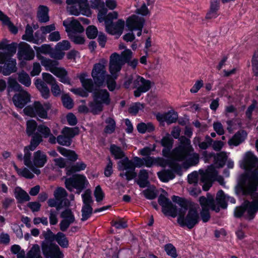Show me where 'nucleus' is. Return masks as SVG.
<instances>
[{
  "label": "nucleus",
  "instance_id": "obj_1",
  "mask_svg": "<svg viewBox=\"0 0 258 258\" xmlns=\"http://www.w3.org/2000/svg\"><path fill=\"white\" fill-rule=\"evenodd\" d=\"M258 159L251 152H246L240 162V166L250 172L240 176L239 185L243 194H251L256 190L258 183Z\"/></svg>",
  "mask_w": 258,
  "mask_h": 258
},
{
  "label": "nucleus",
  "instance_id": "obj_2",
  "mask_svg": "<svg viewBox=\"0 0 258 258\" xmlns=\"http://www.w3.org/2000/svg\"><path fill=\"white\" fill-rule=\"evenodd\" d=\"M172 200L176 203L180 208L178 209V223L181 226H187L189 229L192 228L199 222V206L191 204L184 199L173 196Z\"/></svg>",
  "mask_w": 258,
  "mask_h": 258
},
{
  "label": "nucleus",
  "instance_id": "obj_3",
  "mask_svg": "<svg viewBox=\"0 0 258 258\" xmlns=\"http://www.w3.org/2000/svg\"><path fill=\"white\" fill-rule=\"evenodd\" d=\"M179 140L180 144L172 150L173 159L179 161H184L189 166L197 165L199 162V155L194 152L190 140L181 137Z\"/></svg>",
  "mask_w": 258,
  "mask_h": 258
},
{
  "label": "nucleus",
  "instance_id": "obj_4",
  "mask_svg": "<svg viewBox=\"0 0 258 258\" xmlns=\"http://www.w3.org/2000/svg\"><path fill=\"white\" fill-rule=\"evenodd\" d=\"M199 202L202 208L201 216L204 222H207L210 218V209L218 212L220 210V207L224 209L227 207L226 196L222 190L217 192L216 201H214L212 196H208L207 198L201 197L199 198Z\"/></svg>",
  "mask_w": 258,
  "mask_h": 258
},
{
  "label": "nucleus",
  "instance_id": "obj_5",
  "mask_svg": "<svg viewBox=\"0 0 258 258\" xmlns=\"http://www.w3.org/2000/svg\"><path fill=\"white\" fill-rule=\"evenodd\" d=\"M37 57L45 70L50 72L58 78L60 82L70 85H72L71 79L68 75V72L63 68L58 67L59 64L58 61L49 59L41 55H37Z\"/></svg>",
  "mask_w": 258,
  "mask_h": 258
},
{
  "label": "nucleus",
  "instance_id": "obj_6",
  "mask_svg": "<svg viewBox=\"0 0 258 258\" xmlns=\"http://www.w3.org/2000/svg\"><path fill=\"white\" fill-rule=\"evenodd\" d=\"M51 108V105L49 102L35 101L32 105L26 107L23 111L26 115L32 117L47 119L49 118L48 112Z\"/></svg>",
  "mask_w": 258,
  "mask_h": 258
},
{
  "label": "nucleus",
  "instance_id": "obj_7",
  "mask_svg": "<svg viewBox=\"0 0 258 258\" xmlns=\"http://www.w3.org/2000/svg\"><path fill=\"white\" fill-rule=\"evenodd\" d=\"M93 101L89 106L94 113H97L103 109V105H108L110 102L109 93L105 89L96 90L93 94Z\"/></svg>",
  "mask_w": 258,
  "mask_h": 258
},
{
  "label": "nucleus",
  "instance_id": "obj_8",
  "mask_svg": "<svg viewBox=\"0 0 258 258\" xmlns=\"http://www.w3.org/2000/svg\"><path fill=\"white\" fill-rule=\"evenodd\" d=\"M89 185V181L86 177L82 174H77L65 180L66 187L70 191L76 189V193L80 194L82 191L86 188Z\"/></svg>",
  "mask_w": 258,
  "mask_h": 258
},
{
  "label": "nucleus",
  "instance_id": "obj_9",
  "mask_svg": "<svg viewBox=\"0 0 258 258\" xmlns=\"http://www.w3.org/2000/svg\"><path fill=\"white\" fill-rule=\"evenodd\" d=\"M117 17L118 14L116 12H112L107 14V18L105 21V29L109 34L120 36L123 30L124 21L120 19L115 23H113V21L116 19Z\"/></svg>",
  "mask_w": 258,
  "mask_h": 258
},
{
  "label": "nucleus",
  "instance_id": "obj_10",
  "mask_svg": "<svg viewBox=\"0 0 258 258\" xmlns=\"http://www.w3.org/2000/svg\"><path fill=\"white\" fill-rule=\"evenodd\" d=\"M66 2L68 5L67 10L71 15L78 16L82 14L87 17L91 15L88 0H67Z\"/></svg>",
  "mask_w": 258,
  "mask_h": 258
},
{
  "label": "nucleus",
  "instance_id": "obj_11",
  "mask_svg": "<svg viewBox=\"0 0 258 258\" xmlns=\"http://www.w3.org/2000/svg\"><path fill=\"white\" fill-rule=\"evenodd\" d=\"M217 180L220 184H224L222 176L218 175V173L213 167H209L205 172L201 173V181L203 183V188L207 191L212 186L213 181Z\"/></svg>",
  "mask_w": 258,
  "mask_h": 258
},
{
  "label": "nucleus",
  "instance_id": "obj_12",
  "mask_svg": "<svg viewBox=\"0 0 258 258\" xmlns=\"http://www.w3.org/2000/svg\"><path fill=\"white\" fill-rule=\"evenodd\" d=\"M67 195L68 194L63 188L58 187L54 192L55 198L49 199L47 204L50 207H55L57 211L60 210L63 207H69L70 202L67 199Z\"/></svg>",
  "mask_w": 258,
  "mask_h": 258
},
{
  "label": "nucleus",
  "instance_id": "obj_13",
  "mask_svg": "<svg viewBox=\"0 0 258 258\" xmlns=\"http://www.w3.org/2000/svg\"><path fill=\"white\" fill-rule=\"evenodd\" d=\"M117 164L118 169L121 171L119 174L120 177H125L127 180H131L136 176L134 164L127 158L119 161Z\"/></svg>",
  "mask_w": 258,
  "mask_h": 258
},
{
  "label": "nucleus",
  "instance_id": "obj_14",
  "mask_svg": "<svg viewBox=\"0 0 258 258\" xmlns=\"http://www.w3.org/2000/svg\"><path fill=\"white\" fill-rule=\"evenodd\" d=\"M106 63V60H102L100 62L94 64L92 69L91 76L94 81H95V84L98 86L103 85L106 77L108 75L105 69Z\"/></svg>",
  "mask_w": 258,
  "mask_h": 258
},
{
  "label": "nucleus",
  "instance_id": "obj_15",
  "mask_svg": "<svg viewBox=\"0 0 258 258\" xmlns=\"http://www.w3.org/2000/svg\"><path fill=\"white\" fill-rule=\"evenodd\" d=\"M79 133L78 128L64 127L61 132V135L57 137V142L62 146H69L72 139Z\"/></svg>",
  "mask_w": 258,
  "mask_h": 258
},
{
  "label": "nucleus",
  "instance_id": "obj_16",
  "mask_svg": "<svg viewBox=\"0 0 258 258\" xmlns=\"http://www.w3.org/2000/svg\"><path fill=\"white\" fill-rule=\"evenodd\" d=\"M42 250L45 258H63V254L57 245L48 241L42 243Z\"/></svg>",
  "mask_w": 258,
  "mask_h": 258
},
{
  "label": "nucleus",
  "instance_id": "obj_17",
  "mask_svg": "<svg viewBox=\"0 0 258 258\" xmlns=\"http://www.w3.org/2000/svg\"><path fill=\"white\" fill-rule=\"evenodd\" d=\"M151 82L148 80H146L143 77L138 75L135 76L133 82V87L136 88L134 91V95L139 97L141 95L147 92L151 88Z\"/></svg>",
  "mask_w": 258,
  "mask_h": 258
},
{
  "label": "nucleus",
  "instance_id": "obj_18",
  "mask_svg": "<svg viewBox=\"0 0 258 258\" xmlns=\"http://www.w3.org/2000/svg\"><path fill=\"white\" fill-rule=\"evenodd\" d=\"M0 63H5L2 73L5 76H8L17 71L16 60L9 57L8 54L0 52Z\"/></svg>",
  "mask_w": 258,
  "mask_h": 258
},
{
  "label": "nucleus",
  "instance_id": "obj_19",
  "mask_svg": "<svg viewBox=\"0 0 258 258\" xmlns=\"http://www.w3.org/2000/svg\"><path fill=\"white\" fill-rule=\"evenodd\" d=\"M158 203L161 206L164 214H168L172 217H175L177 215L178 209L164 195L161 194L159 196Z\"/></svg>",
  "mask_w": 258,
  "mask_h": 258
},
{
  "label": "nucleus",
  "instance_id": "obj_20",
  "mask_svg": "<svg viewBox=\"0 0 258 258\" xmlns=\"http://www.w3.org/2000/svg\"><path fill=\"white\" fill-rule=\"evenodd\" d=\"M18 56L19 59L30 60L34 58L35 53L30 45L24 42L18 45Z\"/></svg>",
  "mask_w": 258,
  "mask_h": 258
},
{
  "label": "nucleus",
  "instance_id": "obj_21",
  "mask_svg": "<svg viewBox=\"0 0 258 258\" xmlns=\"http://www.w3.org/2000/svg\"><path fill=\"white\" fill-rule=\"evenodd\" d=\"M123 64V60L119 55L116 53L112 54L110 56L109 63V71L111 74L114 76L120 71Z\"/></svg>",
  "mask_w": 258,
  "mask_h": 258
},
{
  "label": "nucleus",
  "instance_id": "obj_22",
  "mask_svg": "<svg viewBox=\"0 0 258 258\" xmlns=\"http://www.w3.org/2000/svg\"><path fill=\"white\" fill-rule=\"evenodd\" d=\"M243 205L246 212L245 217L249 220H252L258 211V196L251 202L244 201Z\"/></svg>",
  "mask_w": 258,
  "mask_h": 258
},
{
  "label": "nucleus",
  "instance_id": "obj_23",
  "mask_svg": "<svg viewBox=\"0 0 258 258\" xmlns=\"http://www.w3.org/2000/svg\"><path fill=\"white\" fill-rule=\"evenodd\" d=\"M13 101L17 107L22 108L30 101V95L25 90L21 91L13 96Z\"/></svg>",
  "mask_w": 258,
  "mask_h": 258
},
{
  "label": "nucleus",
  "instance_id": "obj_24",
  "mask_svg": "<svg viewBox=\"0 0 258 258\" xmlns=\"http://www.w3.org/2000/svg\"><path fill=\"white\" fill-rule=\"evenodd\" d=\"M161 145L164 147L162 150L163 155L165 157H172L173 159L172 151L173 140L169 134L162 138L160 141Z\"/></svg>",
  "mask_w": 258,
  "mask_h": 258
},
{
  "label": "nucleus",
  "instance_id": "obj_25",
  "mask_svg": "<svg viewBox=\"0 0 258 258\" xmlns=\"http://www.w3.org/2000/svg\"><path fill=\"white\" fill-rule=\"evenodd\" d=\"M158 121L160 122H166L168 124L175 122L178 117L177 112L170 110L165 113H158L156 114Z\"/></svg>",
  "mask_w": 258,
  "mask_h": 258
},
{
  "label": "nucleus",
  "instance_id": "obj_26",
  "mask_svg": "<svg viewBox=\"0 0 258 258\" xmlns=\"http://www.w3.org/2000/svg\"><path fill=\"white\" fill-rule=\"evenodd\" d=\"M145 20L142 17L133 15L126 21V26L129 30L133 31L137 29L143 28Z\"/></svg>",
  "mask_w": 258,
  "mask_h": 258
},
{
  "label": "nucleus",
  "instance_id": "obj_27",
  "mask_svg": "<svg viewBox=\"0 0 258 258\" xmlns=\"http://www.w3.org/2000/svg\"><path fill=\"white\" fill-rule=\"evenodd\" d=\"M88 75L86 73L81 74L78 76L80 82L83 88L89 92H93L97 90L98 86L93 82V80L90 78H87Z\"/></svg>",
  "mask_w": 258,
  "mask_h": 258
},
{
  "label": "nucleus",
  "instance_id": "obj_28",
  "mask_svg": "<svg viewBox=\"0 0 258 258\" xmlns=\"http://www.w3.org/2000/svg\"><path fill=\"white\" fill-rule=\"evenodd\" d=\"M63 25L66 27V31L68 34L70 32L81 33L84 31V28L80 22L75 19H72L69 22V21H65L63 23Z\"/></svg>",
  "mask_w": 258,
  "mask_h": 258
},
{
  "label": "nucleus",
  "instance_id": "obj_29",
  "mask_svg": "<svg viewBox=\"0 0 258 258\" xmlns=\"http://www.w3.org/2000/svg\"><path fill=\"white\" fill-rule=\"evenodd\" d=\"M47 161V156L42 151L38 150L34 153L33 158V166L37 167H43Z\"/></svg>",
  "mask_w": 258,
  "mask_h": 258
},
{
  "label": "nucleus",
  "instance_id": "obj_30",
  "mask_svg": "<svg viewBox=\"0 0 258 258\" xmlns=\"http://www.w3.org/2000/svg\"><path fill=\"white\" fill-rule=\"evenodd\" d=\"M30 150L28 147H25L23 156L24 164L29 168L34 173L38 175L40 173V170L33 166V160H32V154Z\"/></svg>",
  "mask_w": 258,
  "mask_h": 258
},
{
  "label": "nucleus",
  "instance_id": "obj_31",
  "mask_svg": "<svg viewBox=\"0 0 258 258\" xmlns=\"http://www.w3.org/2000/svg\"><path fill=\"white\" fill-rule=\"evenodd\" d=\"M14 194L16 199L19 203H23L30 200V197L28 193L19 186L15 188Z\"/></svg>",
  "mask_w": 258,
  "mask_h": 258
},
{
  "label": "nucleus",
  "instance_id": "obj_32",
  "mask_svg": "<svg viewBox=\"0 0 258 258\" xmlns=\"http://www.w3.org/2000/svg\"><path fill=\"white\" fill-rule=\"evenodd\" d=\"M35 85L40 92L42 97L44 99L48 98L50 95V91L47 85L39 79L35 80Z\"/></svg>",
  "mask_w": 258,
  "mask_h": 258
},
{
  "label": "nucleus",
  "instance_id": "obj_33",
  "mask_svg": "<svg viewBox=\"0 0 258 258\" xmlns=\"http://www.w3.org/2000/svg\"><path fill=\"white\" fill-rule=\"evenodd\" d=\"M18 46L17 43L14 42L9 44H7L6 40L0 42V49L7 50L8 52L5 53L8 54L9 57H11L12 55L16 52Z\"/></svg>",
  "mask_w": 258,
  "mask_h": 258
},
{
  "label": "nucleus",
  "instance_id": "obj_34",
  "mask_svg": "<svg viewBox=\"0 0 258 258\" xmlns=\"http://www.w3.org/2000/svg\"><path fill=\"white\" fill-rule=\"evenodd\" d=\"M247 134L244 131L236 133L228 141L229 145L237 146L243 142L246 137Z\"/></svg>",
  "mask_w": 258,
  "mask_h": 258
},
{
  "label": "nucleus",
  "instance_id": "obj_35",
  "mask_svg": "<svg viewBox=\"0 0 258 258\" xmlns=\"http://www.w3.org/2000/svg\"><path fill=\"white\" fill-rule=\"evenodd\" d=\"M37 18L38 21L41 23H46L49 21L48 9L47 7L39 6L37 12Z\"/></svg>",
  "mask_w": 258,
  "mask_h": 258
},
{
  "label": "nucleus",
  "instance_id": "obj_36",
  "mask_svg": "<svg viewBox=\"0 0 258 258\" xmlns=\"http://www.w3.org/2000/svg\"><path fill=\"white\" fill-rule=\"evenodd\" d=\"M138 180L137 183L140 187L144 188L148 186L149 184L148 181V172L145 169H142L140 171L138 175Z\"/></svg>",
  "mask_w": 258,
  "mask_h": 258
},
{
  "label": "nucleus",
  "instance_id": "obj_37",
  "mask_svg": "<svg viewBox=\"0 0 258 258\" xmlns=\"http://www.w3.org/2000/svg\"><path fill=\"white\" fill-rule=\"evenodd\" d=\"M23 40L33 42L35 44L39 43V40L35 39L33 37V30L32 28L29 25L26 27L25 33L22 36Z\"/></svg>",
  "mask_w": 258,
  "mask_h": 258
},
{
  "label": "nucleus",
  "instance_id": "obj_38",
  "mask_svg": "<svg viewBox=\"0 0 258 258\" xmlns=\"http://www.w3.org/2000/svg\"><path fill=\"white\" fill-rule=\"evenodd\" d=\"M159 179L163 182H167L175 177V175L171 170H164L158 172Z\"/></svg>",
  "mask_w": 258,
  "mask_h": 258
},
{
  "label": "nucleus",
  "instance_id": "obj_39",
  "mask_svg": "<svg viewBox=\"0 0 258 258\" xmlns=\"http://www.w3.org/2000/svg\"><path fill=\"white\" fill-rule=\"evenodd\" d=\"M57 150L62 155L68 157L70 160L76 161L78 159V156L74 151L63 147H58Z\"/></svg>",
  "mask_w": 258,
  "mask_h": 258
},
{
  "label": "nucleus",
  "instance_id": "obj_40",
  "mask_svg": "<svg viewBox=\"0 0 258 258\" xmlns=\"http://www.w3.org/2000/svg\"><path fill=\"white\" fill-rule=\"evenodd\" d=\"M154 126L150 122L147 123L141 122L139 123L137 125L138 131L141 134H144L146 132H152L154 130Z\"/></svg>",
  "mask_w": 258,
  "mask_h": 258
},
{
  "label": "nucleus",
  "instance_id": "obj_41",
  "mask_svg": "<svg viewBox=\"0 0 258 258\" xmlns=\"http://www.w3.org/2000/svg\"><path fill=\"white\" fill-rule=\"evenodd\" d=\"M109 150L115 159H121L124 156L121 149L114 144L110 145Z\"/></svg>",
  "mask_w": 258,
  "mask_h": 258
},
{
  "label": "nucleus",
  "instance_id": "obj_42",
  "mask_svg": "<svg viewBox=\"0 0 258 258\" xmlns=\"http://www.w3.org/2000/svg\"><path fill=\"white\" fill-rule=\"evenodd\" d=\"M18 79L19 82L26 87H29L31 84V80L29 75L26 72L22 71L18 74Z\"/></svg>",
  "mask_w": 258,
  "mask_h": 258
},
{
  "label": "nucleus",
  "instance_id": "obj_43",
  "mask_svg": "<svg viewBox=\"0 0 258 258\" xmlns=\"http://www.w3.org/2000/svg\"><path fill=\"white\" fill-rule=\"evenodd\" d=\"M55 240L62 247L67 248L69 246V241L64 234L61 232L55 234Z\"/></svg>",
  "mask_w": 258,
  "mask_h": 258
},
{
  "label": "nucleus",
  "instance_id": "obj_44",
  "mask_svg": "<svg viewBox=\"0 0 258 258\" xmlns=\"http://www.w3.org/2000/svg\"><path fill=\"white\" fill-rule=\"evenodd\" d=\"M13 166L19 175L29 179L33 178V174L28 169L26 168H19L15 163H13Z\"/></svg>",
  "mask_w": 258,
  "mask_h": 258
},
{
  "label": "nucleus",
  "instance_id": "obj_45",
  "mask_svg": "<svg viewBox=\"0 0 258 258\" xmlns=\"http://www.w3.org/2000/svg\"><path fill=\"white\" fill-rule=\"evenodd\" d=\"M105 122L106 125L104 128V132L108 134L113 133L116 127V123L114 120L111 117H108L105 120Z\"/></svg>",
  "mask_w": 258,
  "mask_h": 258
},
{
  "label": "nucleus",
  "instance_id": "obj_46",
  "mask_svg": "<svg viewBox=\"0 0 258 258\" xmlns=\"http://www.w3.org/2000/svg\"><path fill=\"white\" fill-rule=\"evenodd\" d=\"M227 159V155L225 152H221L217 153L215 157L216 163L219 167H222L225 165Z\"/></svg>",
  "mask_w": 258,
  "mask_h": 258
},
{
  "label": "nucleus",
  "instance_id": "obj_47",
  "mask_svg": "<svg viewBox=\"0 0 258 258\" xmlns=\"http://www.w3.org/2000/svg\"><path fill=\"white\" fill-rule=\"evenodd\" d=\"M27 258H42L40 255L39 246L34 245L27 254Z\"/></svg>",
  "mask_w": 258,
  "mask_h": 258
},
{
  "label": "nucleus",
  "instance_id": "obj_48",
  "mask_svg": "<svg viewBox=\"0 0 258 258\" xmlns=\"http://www.w3.org/2000/svg\"><path fill=\"white\" fill-rule=\"evenodd\" d=\"M42 141V137L41 136L38 134H34L31 141L30 145L26 147H28L31 151H33Z\"/></svg>",
  "mask_w": 258,
  "mask_h": 258
},
{
  "label": "nucleus",
  "instance_id": "obj_49",
  "mask_svg": "<svg viewBox=\"0 0 258 258\" xmlns=\"http://www.w3.org/2000/svg\"><path fill=\"white\" fill-rule=\"evenodd\" d=\"M92 208L91 206L83 205L82 209V221L87 220L92 213Z\"/></svg>",
  "mask_w": 258,
  "mask_h": 258
},
{
  "label": "nucleus",
  "instance_id": "obj_50",
  "mask_svg": "<svg viewBox=\"0 0 258 258\" xmlns=\"http://www.w3.org/2000/svg\"><path fill=\"white\" fill-rule=\"evenodd\" d=\"M37 122L34 120H29L27 122L26 132L29 136H32L36 129H37Z\"/></svg>",
  "mask_w": 258,
  "mask_h": 258
},
{
  "label": "nucleus",
  "instance_id": "obj_51",
  "mask_svg": "<svg viewBox=\"0 0 258 258\" xmlns=\"http://www.w3.org/2000/svg\"><path fill=\"white\" fill-rule=\"evenodd\" d=\"M68 35L72 41L76 44H82L84 43V38L77 33L70 32Z\"/></svg>",
  "mask_w": 258,
  "mask_h": 258
},
{
  "label": "nucleus",
  "instance_id": "obj_52",
  "mask_svg": "<svg viewBox=\"0 0 258 258\" xmlns=\"http://www.w3.org/2000/svg\"><path fill=\"white\" fill-rule=\"evenodd\" d=\"M8 86L9 88H11L19 92L24 91L22 86L17 82L16 79L11 77L8 79Z\"/></svg>",
  "mask_w": 258,
  "mask_h": 258
},
{
  "label": "nucleus",
  "instance_id": "obj_53",
  "mask_svg": "<svg viewBox=\"0 0 258 258\" xmlns=\"http://www.w3.org/2000/svg\"><path fill=\"white\" fill-rule=\"evenodd\" d=\"M86 167V165L83 162H78L74 165L72 166L70 170H68L67 174H70L71 172L80 171L84 170Z\"/></svg>",
  "mask_w": 258,
  "mask_h": 258
},
{
  "label": "nucleus",
  "instance_id": "obj_54",
  "mask_svg": "<svg viewBox=\"0 0 258 258\" xmlns=\"http://www.w3.org/2000/svg\"><path fill=\"white\" fill-rule=\"evenodd\" d=\"M91 191L89 189L85 190L84 193L82 195V198L83 202V205L91 206L93 202L91 197Z\"/></svg>",
  "mask_w": 258,
  "mask_h": 258
},
{
  "label": "nucleus",
  "instance_id": "obj_55",
  "mask_svg": "<svg viewBox=\"0 0 258 258\" xmlns=\"http://www.w3.org/2000/svg\"><path fill=\"white\" fill-rule=\"evenodd\" d=\"M71 48V44L68 40H62L56 44L55 49L58 50L66 51Z\"/></svg>",
  "mask_w": 258,
  "mask_h": 258
},
{
  "label": "nucleus",
  "instance_id": "obj_56",
  "mask_svg": "<svg viewBox=\"0 0 258 258\" xmlns=\"http://www.w3.org/2000/svg\"><path fill=\"white\" fill-rule=\"evenodd\" d=\"M144 104L140 102H137L132 105L128 109L130 113L133 115L137 114L140 110L143 109Z\"/></svg>",
  "mask_w": 258,
  "mask_h": 258
},
{
  "label": "nucleus",
  "instance_id": "obj_57",
  "mask_svg": "<svg viewBox=\"0 0 258 258\" xmlns=\"http://www.w3.org/2000/svg\"><path fill=\"white\" fill-rule=\"evenodd\" d=\"M60 216L63 219L68 220V221L74 223L75 221V217L70 209H66L63 211L61 213Z\"/></svg>",
  "mask_w": 258,
  "mask_h": 258
},
{
  "label": "nucleus",
  "instance_id": "obj_58",
  "mask_svg": "<svg viewBox=\"0 0 258 258\" xmlns=\"http://www.w3.org/2000/svg\"><path fill=\"white\" fill-rule=\"evenodd\" d=\"M252 71L255 76H258V52H255L251 60Z\"/></svg>",
  "mask_w": 258,
  "mask_h": 258
},
{
  "label": "nucleus",
  "instance_id": "obj_59",
  "mask_svg": "<svg viewBox=\"0 0 258 258\" xmlns=\"http://www.w3.org/2000/svg\"><path fill=\"white\" fill-rule=\"evenodd\" d=\"M37 131L45 138H48L51 132L50 128L44 124L38 125L37 126Z\"/></svg>",
  "mask_w": 258,
  "mask_h": 258
},
{
  "label": "nucleus",
  "instance_id": "obj_60",
  "mask_svg": "<svg viewBox=\"0 0 258 258\" xmlns=\"http://www.w3.org/2000/svg\"><path fill=\"white\" fill-rule=\"evenodd\" d=\"M98 34V30L94 26H90L86 29V34L90 39L95 38Z\"/></svg>",
  "mask_w": 258,
  "mask_h": 258
},
{
  "label": "nucleus",
  "instance_id": "obj_61",
  "mask_svg": "<svg viewBox=\"0 0 258 258\" xmlns=\"http://www.w3.org/2000/svg\"><path fill=\"white\" fill-rule=\"evenodd\" d=\"M61 99L63 106L65 107L68 109L73 108L74 105L73 101L68 95H63L61 97Z\"/></svg>",
  "mask_w": 258,
  "mask_h": 258
},
{
  "label": "nucleus",
  "instance_id": "obj_62",
  "mask_svg": "<svg viewBox=\"0 0 258 258\" xmlns=\"http://www.w3.org/2000/svg\"><path fill=\"white\" fill-rule=\"evenodd\" d=\"M34 49L37 52H39L45 54H49V55L51 51V48L50 46L47 44H43L40 47L35 46Z\"/></svg>",
  "mask_w": 258,
  "mask_h": 258
},
{
  "label": "nucleus",
  "instance_id": "obj_63",
  "mask_svg": "<svg viewBox=\"0 0 258 258\" xmlns=\"http://www.w3.org/2000/svg\"><path fill=\"white\" fill-rule=\"evenodd\" d=\"M165 250L168 255L174 258L177 256L176 248L172 244L169 243L165 245Z\"/></svg>",
  "mask_w": 258,
  "mask_h": 258
},
{
  "label": "nucleus",
  "instance_id": "obj_64",
  "mask_svg": "<svg viewBox=\"0 0 258 258\" xmlns=\"http://www.w3.org/2000/svg\"><path fill=\"white\" fill-rule=\"evenodd\" d=\"M64 54L65 53L61 50L55 49L53 51L51 50L49 56L51 58H53L55 59V60L57 61V60L62 59L63 58Z\"/></svg>",
  "mask_w": 258,
  "mask_h": 258
}]
</instances>
